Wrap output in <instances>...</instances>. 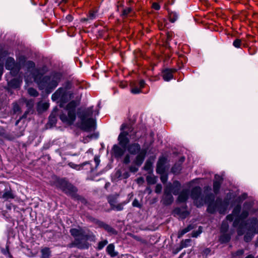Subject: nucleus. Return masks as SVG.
Returning <instances> with one entry per match:
<instances>
[{
    "mask_svg": "<svg viewBox=\"0 0 258 258\" xmlns=\"http://www.w3.org/2000/svg\"><path fill=\"white\" fill-rule=\"evenodd\" d=\"M79 102L73 100L69 102L63 109L59 110L55 107L49 117V121L52 125L55 124L57 121V116H59L60 119L67 124H72L76 120V108Z\"/></svg>",
    "mask_w": 258,
    "mask_h": 258,
    "instance_id": "1",
    "label": "nucleus"
},
{
    "mask_svg": "<svg viewBox=\"0 0 258 258\" xmlns=\"http://www.w3.org/2000/svg\"><path fill=\"white\" fill-rule=\"evenodd\" d=\"M61 77V75L57 73L52 74L50 76H45L41 79V77L39 75H36L35 72H33L32 77L30 79L28 77L26 78L25 81L28 84L29 82L31 81L32 78H33L40 90H44L47 93H50L56 87Z\"/></svg>",
    "mask_w": 258,
    "mask_h": 258,
    "instance_id": "2",
    "label": "nucleus"
},
{
    "mask_svg": "<svg viewBox=\"0 0 258 258\" xmlns=\"http://www.w3.org/2000/svg\"><path fill=\"white\" fill-rule=\"evenodd\" d=\"M93 114V107H90L84 110L79 115L81 120V128L86 132L95 129V120L92 117Z\"/></svg>",
    "mask_w": 258,
    "mask_h": 258,
    "instance_id": "3",
    "label": "nucleus"
},
{
    "mask_svg": "<svg viewBox=\"0 0 258 258\" xmlns=\"http://www.w3.org/2000/svg\"><path fill=\"white\" fill-rule=\"evenodd\" d=\"M128 152L132 155H137L133 163L138 166H140L143 163L146 156L147 150L141 149V146L137 143L128 145L127 147Z\"/></svg>",
    "mask_w": 258,
    "mask_h": 258,
    "instance_id": "4",
    "label": "nucleus"
},
{
    "mask_svg": "<svg viewBox=\"0 0 258 258\" xmlns=\"http://www.w3.org/2000/svg\"><path fill=\"white\" fill-rule=\"evenodd\" d=\"M201 188L200 187H194L191 192V197L194 200L195 204L198 207L203 206L206 203L213 201L214 196L211 194L205 197L201 195Z\"/></svg>",
    "mask_w": 258,
    "mask_h": 258,
    "instance_id": "5",
    "label": "nucleus"
},
{
    "mask_svg": "<svg viewBox=\"0 0 258 258\" xmlns=\"http://www.w3.org/2000/svg\"><path fill=\"white\" fill-rule=\"evenodd\" d=\"M73 97V94L65 88H59L51 96L53 101L59 102V106L63 107V104Z\"/></svg>",
    "mask_w": 258,
    "mask_h": 258,
    "instance_id": "6",
    "label": "nucleus"
},
{
    "mask_svg": "<svg viewBox=\"0 0 258 258\" xmlns=\"http://www.w3.org/2000/svg\"><path fill=\"white\" fill-rule=\"evenodd\" d=\"M70 233L74 237H76L74 244L79 248H87L89 247V243L87 242V237L83 234L81 230L73 228L70 230Z\"/></svg>",
    "mask_w": 258,
    "mask_h": 258,
    "instance_id": "7",
    "label": "nucleus"
},
{
    "mask_svg": "<svg viewBox=\"0 0 258 258\" xmlns=\"http://www.w3.org/2000/svg\"><path fill=\"white\" fill-rule=\"evenodd\" d=\"M57 186L67 195L74 198L77 197L76 194L77 189L67 181L64 179L59 180Z\"/></svg>",
    "mask_w": 258,
    "mask_h": 258,
    "instance_id": "8",
    "label": "nucleus"
},
{
    "mask_svg": "<svg viewBox=\"0 0 258 258\" xmlns=\"http://www.w3.org/2000/svg\"><path fill=\"white\" fill-rule=\"evenodd\" d=\"M127 128L125 124H122L121 127L122 131L118 137V141L119 145L123 148H125L128 144L130 140L127 136L129 135V132L124 131Z\"/></svg>",
    "mask_w": 258,
    "mask_h": 258,
    "instance_id": "9",
    "label": "nucleus"
},
{
    "mask_svg": "<svg viewBox=\"0 0 258 258\" xmlns=\"http://www.w3.org/2000/svg\"><path fill=\"white\" fill-rule=\"evenodd\" d=\"M6 68L11 71L10 73L13 76L16 75L20 69L19 65L15 63V60L12 57L8 58L6 63Z\"/></svg>",
    "mask_w": 258,
    "mask_h": 258,
    "instance_id": "10",
    "label": "nucleus"
},
{
    "mask_svg": "<svg viewBox=\"0 0 258 258\" xmlns=\"http://www.w3.org/2000/svg\"><path fill=\"white\" fill-rule=\"evenodd\" d=\"M108 203H109L111 210L117 211H121L123 209L124 206L126 204L124 202L120 203H117L116 200L113 198L108 199Z\"/></svg>",
    "mask_w": 258,
    "mask_h": 258,
    "instance_id": "11",
    "label": "nucleus"
},
{
    "mask_svg": "<svg viewBox=\"0 0 258 258\" xmlns=\"http://www.w3.org/2000/svg\"><path fill=\"white\" fill-rule=\"evenodd\" d=\"M163 201V204L166 205L171 204L173 201V198L171 194L170 190L168 187H166L164 190Z\"/></svg>",
    "mask_w": 258,
    "mask_h": 258,
    "instance_id": "12",
    "label": "nucleus"
},
{
    "mask_svg": "<svg viewBox=\"0 0 258 258\" xmlns=\"http://www.w3.org/2000/svg\"><path fill=\"white\" fill-rule=\"evenodd\" d=\"M125 148H122L117 145H114L112 147V152L116 158H121L125 152Z\"/></svg>",
    "mask_w": 258,
    "mask_h": 258,
    "instance_id": "13",
    "label": "nucleus"
},
{
    "mask_svg": "<svg viewBox=\"0 0 258 258\" xmlns=\"http://www.w3.org/2000/svg\"><path fill=\"white\" fill-rule=\"evenodd\" d=\"M97 224H98L99 227L103 228L104 230H105L106 231H107V232L109 233L110 234L115 235L117 234L116 231L115 229H114L112 227H111L110 226H109V225L106 224L101 221H98Z\"/></svg>",
    "mask_w": 258,
    "mask_h": 258,
    "instance_id": "14",
    "label": "nucleus"
},
{
    "mask_svg": "<svg viewBox=\"0 0 258 258\" xmlns=\"http://www.w3.org/2000/svg\"><path fill=\"white\" fill-rule=\"evenodd\" d=\"M222 178L218 175L215 176V180L213 183V189L214 192L216 194L218 192L221 184Z\"/></svg>",
    "mask_w": 258,
    "mask_h": 258,
    "instance_id": "15",
    "label": "nucleus"
},
{
    "mask_svg": "<svg viewBox=\"0 0 258 258\" xmlns=\"http://www.w3.org/2000/svg\"><path fill=\"white\" fill-rule=\"evenodd\" d=\"M106 251L111 257H115L118 254V252L115 251L114 244L112 243L107 246Z\"/></svg>",
    "mask_w": 258,
    "mask_h": 258,
    "instance_id": "16",
    "label": "nucleus"
},
{
    "mask_svg": "<svg viewBox=\"0 0 258 258\" xmlns=\"http://www.w3.org/2000/svg\"><path fill=\"white\" fill-rule=\"evenodd\" d=\"M22 83V80L18 79H14L10 81L9 83V86L10 87L13 88H18L20 87Z\"/></svg>",
    "mask_w": 258,
    "mask_h": 258,
    "instance_id": "17",
    "label": "nucleus"
},
{
    "mask_svg": "<svg viewBox=\"0 0 258 258\" xmlns=\"http://www.w3.org/2000/svg\"><path fill=\"white\" fill-rule=\"evenodd\" d=\"M188 197V191L187 190H183L179 194L178 197V201L179 202L183 203L186 201Z\"/></svg>",
    "mask_w": 258,
    "mask_h": 258,
    "instance_id": "18",
    "label": "nucleus"
},
{
    "mask_svg": "<svg viewBox=\"0 0 258 258\" xmlns=\"http://www.w3.org/2000/svg\"><path fill=\"white\" fill-rule=\"evenodd\" d=\"M40 258H50L51 255V251L48 247H44L41 249Z\"/></svg>",
    "mask_w": 258,
    "mask_h": 258,
    "instance_id": "19",
    "label": "nucleus"
},
{
    "mask_svg": "<svg viewBox=\"0 0 258 258\" xmlns=\"http://www.w3.org/2000/svg\"><path fill=\"white\" fill-rule=\"evenodd\" d=\"M2 198L5 200L7 201L10 199H14L15 196L11 190H5Z\"/></svg>",
    "mask_w": 258,
    "mask_h": 258,
    "instance_id": "20",
    "label": "nucleus"
},
{
    "mask_svg": "<svg viewBox=\"0 0 258 258\" xmlns=\"http://www.w3.org/2000/svg\"><path fill=\"white\" fill-rule=\"evenodd\" d=\"M195 228V226L192 225H189L187 227L179 231L178 233V237L181 238L184 234L187 232L190 231Z\"/></svg>",
    "mask_w": 258,
    "mask_h": 258,
    "instance_id": "21",
    "label": "nucleus"
},
{
    "mask_svg": "<svg viewBox=\"0 0 258 258\" xmlns=\"http://www.w3.org/2000/svg\"><path fill=\"white\" fill-rule=\"evenodd\" d=\"M163 78L165 81L170 80L173 78L172 71L169 70H165L163 73Z\"/></svg>",
    "mask_w": 258,
    "mask_h": 258,
    "instance_id": "22",
    "label": "nucleus"
},
{
    "mask_svg": "<svg viewBox=\"0 0 258 258\" xmlns=\"http://www.w3.org/2000/svg\"><path fill=\"white\" fill-rule=\"evenodd\" d=\"M219 204H221V201L220 200H217L216 201V202L215 203V205H213L212 204L210 203L208 205V207L207 209L209 213H213L216 211L217 208V205H219Z\"/></svg>",
    "mask_w": 258,
    "mask_h": 258,
    "instance_id": "23",
    "label": "nucleus"
},
{
    "mask_svg": "<svg viewBox=\"0 0 258 258\" xmlns=\"http://www.w3.org/2000/svg\"><path fill=\"white\" fill-rule=\"evenodd\" d=\"M49 107V104L47 102H40L37 104V110L39 111L46 110Z\"/></svg>",
    "mask_w": 258,
    "mask_h": 258,
    "instance_id": "24",
    "label": "nucleus"
},
{
    "mask_svg": "<svg viewBox=\"0 0 258 258\" xmlns=\"http://www.w3.org/2000/svg\"><path fill=\"white\" fill-rule=\"evenodd\" d=\"M179 15L175 12H171L169 14V20L171 22H175L178 18Z\"/></svg>",
    "mask_w": 258,
    "mask_h": 258,
    "instance_id": "25",
    "label": "nucleus"
},
{
    "mask_svg": "<svg viewBox=\"0 0 258 258\" xmlns=\"http://www.w3.org/2000/svg\"><path fill=\"white\" fill-rule=\"evenodd\" d=\"M230 239V236L228 234L224 233L220 237L219 240L221 243H226Z\"/></svg>",
    "mask_w": 258,
    "mask_h": 258,
    "instance_id": "26",
    "label": "nucleus"
},
{
    "mask_svg": "<svg viewBox=\"0 0 258 258\" xmlns=\"http://www.w3.org/2000/svg\"><path fill=\"white\" fill-rule=\"evenodd\" d=\"M175 212L178 214L181 218H186L189 214V213L187 211H181L179 208L175 209Z\"/></svg>",
    "mask_w": 258,
    "mask_h": 258,
    "instance_id": "27",
    "label": "nucleus"
},
{
    "mask_svg": "<svg viewBox=\"0 0 258 258\" xmlns=\"http://www.w3.org/2000/svg\"><path fill=\"white\" fill-rule=\"evenodd\" d=\"M191 242L190 239H186L184 240H182L180 243L179 250L181 249L187 247L190 245V243Z\"/></svg>",
    "mask_w": 258,
    "mask_h": 258,
    "instance_id": "28",
    "label": "nucleus"
},
{
    "mask_svg": "<svg viewBox=\"0 0 258 258\" xmlns=\"http://www.w3.org/2000/svg\"><path fill=\"white\" fill-rule=\"evenodd\" d=\"M25 66L27 68L29 72L32 73L35 67V63L32 61H28L25 63Z\"/></svg>",
    "mask_w": 258,
    "mask_h": 258,
    "instance_id": "29",
    "label": "nucleus"
},
{
    "mask_svg": "<svg viewBox=\"0 0 258 258\" xmlns=\"http://www.w3.org/2000/svg\"><path fill=\"white\" fill-rule=\"evenodd\" d=\"M146 179L148 183L149 184H154L156 182V178L154 175H148Z\"/></svg>",
    "mask_w": 258,
    "mask_h": 258,
    "instance_id": "30",
    "label": "nucleus"
},
{
    "mask_svg": "<svg viewBox=\"0 0 258 258\" xmlns=\"http://www.w3.org/2000/svg\"><path fill=\"white\" fill-rule=\"evenodd\" d=\"M132 10V9L130 7H127V8L124 9L122 11L121 16L122 17H127L128 14L131 12Z\"/></svg>",
    "mask_w": 258,
    "mask_h": 258,
    "instance_id": "31",
    "label": "nucleus"
},
{
    "mask_svg": "<svg viewBox=\"0 0 258 258\" xmlns=\"http://www.w3.org/2000/svg\"><path fill=\"white\" fill-rule=\"evenodd\" d=\"M28 92L29 95L32 96L36 97L38 95V92L34 88H30L28 89Z\"/></svg>",
    "mask_w": 258,
    "mask_h": 258,
    "instance_id": "32",
    "label": "nucleus"
},
{
    "mask_svg": "<svg viewBox=\"0 0 258 258\" xmlns=\"http://www.w3.org/2000/svg\"><path fill=\"white\" fill-rule=\"evenodd\" d=\"M107 243H108V241L107 240H104L100 241L98 244L97 249L98 250L102 249Z\"/></svg>",
    "mask_w": 258,
    "mask_h": 258,
    "instance_id": "33",
    "label": "nucleus"
},
{
    "mask_svg": "<svg viewBox=\"0 0 258 258\" xmlns=\"http://www.w3.org/2000/svg\"><path fill=\"white\" fill-rule=\"evenodd\" d=\"M241 209L240 206H237L233 210L232 212V214L234 216V217H238Z\"/></svg>",
    "mask_w": 258,
    "mask_h": 258,
    "instance_id": "34",
    "label": "nucleus"
},
{
    "mask_svg": "<svg viewBox=\"0 0 258 258\" xmlns=\"http://www.w3.org/2000/svg\"><path fill=\"white\" fill-rule=\"evenodd\" d=\"M152 168V163L150 161H147L144 166V169L148 171H150Z\"/></svg>",
    "mask_w": 258,
    "mask_h": 258,
    "instance_id": "35",
    "label": "nucleus"
},
{
    "mask_svg": "<svg viewBox=\"0 0 258 258\" xmlns=\"http://www.w3.org/2000/svg\"><path fill=\"white\" fill-rule=\"evenodd\" d=\"M228 229V225L226 221H224L221 225V231L225 232Z\"/></svg>",
    "mask_w": 258,
    "mask_h": 258,
    "instance_id": "36",
    "label": "nucleus"
},
{
    "mask_svg": "<svg viewBox=\"0 0 258 258\" xmlns=\"http://www.w3.org/2000/svg\"><path fill=\"white\" fill-rule=\"evenodd\" d=\"M241 45V40L239 39H235L233 42V45L236 48H240Z\"/></svg>",
    "mask_w": 258,
    "mask_h": 258,
    "instance_id": "37",
    "label": "nucleus"
},
{
    "mask_svg": "<svg viewBox=\"0 0 258 258\" xmlns=\"http://www.w3.org/2000/svg\"><path fill=\"white\" fill-rule=\"evenodd\" d=\"M202 231L201 229V227H199V230L197 231H193L191 233V236L193 237H198L201 233Z\"/></svg>",
    "mask_w": 258,
    "mask_h": 258,
    "instance_id": "38",
    "label": "nucleus"
},
{
    "mask_svg": "<svg viewBox=\"0 0 258 258\" xmlns=\"http://www.w3.org/2000/svg\"><path fill=\"white\" fill-rule=\"evenodd\" d=\"M156 171L157 172L159 173H162L164 171V167L160 165H157Z\"/></svg>",
    "mask_w": 258,
    "mask_h": 258,
    "instance_id": "39",
    "label": "nucleus"
},
{
    "mask_svg": "<svg viewBox=\"0 0 258 258\" xmlns=\"http://www.w3.org/2000/svg\"><path fill=\"white\" fill-rule=\"evenodd\" d=\"M248 216V212L247 211H243L239 216V218L243 219Z\"/></svg>",
    "mask_w": 258,
    "mask_h": 258,
    "instance_id": "40",
    "label": "nucleus"
},
{
    "mask_svg": "<svg viewBox=\"0 0 258 258\" xmlns=\"http://www.w3.org/2000/svg\"><path fill=\"white\" fill-rule=\"evenodd\" d=\"M131 92L133 94H138L141 92V89L137 87H134L132 89Z\"/></svg>",
    "mask_w": 258,
    "mask_h": 258,
    "instance_id": "41",
    "label": "nucleus"
},
{
    "mask_svg": "<svg viewBox=\"0 0 258 258\" xmlns=\"http://www.w3.org/2000/svg\"><path fill=\"white\" fill-rule=\"evenodd\" d=\"M130 155L127 154L125 156L123 160V163L125 164H127L130 162Z\"/></svg>",
    "mask_w": 258,
    "mask_h": 258,
    "instance_id": "42",
    "label": "nucleus"
},
{
    "mask_svg": "<svg viewBox=\"0 0 258 258\" xmlns=\"http://www.w3.org/2000/svg\"><path fill=\"white\" fill-rule=\"evenodd\" d=\"M210 252H211V250L209 248H207L204 249L203 250L202 254L203 256H207L210 253Z\"/></svg>",
    "mask_w": 258,
    "mask_h": 258,
    "instance_id": "43",
    "label": "nucleus"
},
{
    "mask_svg": "<svg viewBox=\"0 0 258 258\" xmlns=\"http://www.w3.org/2000/svg\"><path fill=\"white\" fill-rule=\"evenodd\" d=\"M166 162V159L164 157L160 158L159 159L157 165H160L161 166H164Z\"/></svg>",
    "mask_w": 258,
    "mask_h": 258,
    "instance_id": "44",
    "label": "nucleus"
},
{
    "mask_svg": "<svg viewBox=\"0 0 258 258\" xmlns=\"http://www.w3.org/2000/svg\"><path fill=\"white\" fill-rule=\"evenodd\" d=\"M132 165L130 167V170L133 172H136L138 170V167L137 165Z\"/></svg>",
    "mask_w": 258,
    "mask_h": 258,
    "instance_id": "45",
    "label": "nucleus"
},
{
    "mask_svg": "<svg viewBox=\"0 0 258 258\" xmlns=\"http://www.w3.org/2000/svg\"><path fill=\"white\" fill-rule=\"evenodd\" d=\"M20 110V108L19 105L17 103L13 104V111L15 113H16Z\"/></svg>",
    "mask_w": 258,
    "mask_h": 258,
    "instance_id": "46",
    "label": "nucleus"
},
{
    "mask_svg": "<svg viewBox=\"0 0 258 258\" xmlns=\"http://www.w3.org/2000/svg\"><path fill=\"white\" fill-rule=\"evenodd\" d=\"M96 13L95 12H90L88 16L89 19L93 20L96 18Z\"/></svg>",
    "mask_w": 258,
    "mask_h": 258,
    "instance_id": "47",
    "label": "nucleus"
},
{
    "mask_svg": "<svg viewBox=\"0 0 258 258\" xmlns=\"http://www.w3.org/2000/svg\"><path fill=\"white\" fill-rule=\"evenodd\" d=\"M132 205L133 207L140 208L141 207V204L139 203L137 199H135L133 202Z\"/></svg>",
    "mask_w": 258,
    "mask_h": 258,
    "instance_id": "48",
    "label": "nucleus"
},
{
    "mask_svg": "<svg viewBox=\"0 0 258 258\" xmlns=\"http://www.w3.org/2000/svg\"><path fill=\"white\" fill-rule=\"evenodd\" d=\"M93 136V135H88V136H86V137H84L83 138V142L84 143H86L88 142L89 140L91 139L92 138Z\"/></svg>",
    "mask_w": 258,
    "mask_h": 258,
    "instance_id": "49",
    "label": "nucleus"
},
{
    "mask_svg": "<svg viewBox=\"0 0 258 258\" xmlns=\"http://www.w3.org/2000/svg\"><path fill=\"white\" fill-rule=\"evenodd\" d=\"M162 190V186L161 184H157L155 188V192L156 193H160Z\"/></svg>",
    "mask_w": 258,
    "mask_h": 258,
    "instance_id": "50",
    "label": "nucleus"
},
{
    "mask_svg": "<svg viewBox=\"0 0 258 258\" xmlns=\"http://www.w3.org/2000/svg\"><path fill=\"white\" fill-rule=\"evenodd\" d=\"M152 8L156 10H159L160 9V6L158 3H154L152 4Z\"/></svg>",
    "mask_w": 258,
    "mask_h": 258,
    "instance_id": "51",
    "label": "nucleus"
},
{
    "mask_svg": "<svg viewBox=\"0 0 258 258\" xmlns=\"http://www.w3.org/2000/svg\"><path fill=\"white\" fill-rule=\"evenodd\" d=\"M161 180L163 183H165L167 180V176L166 175H162L161 176Z\"/></svg>",
    "mask_w": 258,
    "mask_h": 258,
    "instance_id": "52",
    "label": "nucleus"
},
{
    "mask_svg": "<svg viewBox=\"0 0 258 258\" xmlns=\"http://www.w3.org/2000/svg\"><path fill=\"white\" fill-rule=\"evenodd\" d=\"M234 216L232 214H230L227 216L226 219L227 220H229L230 221H232L234 219Z\"/></svg>",
    "mask_w": 258,
    "mask_h": 258,
    "instance_id": "53",
    "label": "nucleus"
},
{
    "mask_svg": "<svg viewBox=\"0 0 258 258\" xmlns=\"http://www.w3.org/2000/svg\"><path fill=\"white\" fill-rule=\"evenodd\" d=\"M3 253L5 254V255H7L8 254V256L10 257H12V255L11 254V253H10L9 252V249L8 247H7V249L6 250H4L3 251Z\"/></svg>",
    "mask_w": 258,
    "mask_h": 258,
    "instance_id": "54",
    "label": "nucleus"
},
{
    "mask_svg": "<svg viewBox=\"0 0 258 258\" xmlns=\"http://www.w3.org/2000/svg\"><path fill=\"white\" fill-rule=\"evenodd\" d=\"M27 114V112H25V114L22 117H21L18 120H17L15 123L16 125H17L18 124L21 119H22L23 118L26 117Z\"/></svg>",
    "mask_w": 258,
    "mask_h": 258,
    "instance_id": "55",
    "label": "nucleus"
},
{
    "mask_svg": "<svg viewBox=\"0 0 258 258\" xmlns=\"http://www.w3.org/2000/svg\"><path fill=\"white\" fill-rule=\"evenodd\" d=\"M243 253H244V250L243 249H240L236 251V256L241 255L243 254Z\"/></svg>",
    "mask_w": 258,
    "mask_h": 258,
    "instance_id": "56",
    "label": "nucleus"
},
{
    "mask_svg": "<svg viewBox=\"0 0 258 258\" xmlns=\"http://www.w3.org/2000/svg\"><path fill=\"white\" fill-rule=\"evenodd\" d=\"M145 81L143 80H141L139 83L140 88H143L145 86Z\"/></svg>",
    "mask_w": 258,
    "mask_h": 258,
    "instance_id": "57",
    "label": "nucleus"
},
{
    "mask_svg": "<svg viewBox=\"0 0 258 258\" xmlns=\"http://www.w3.org/2000/svg\"><path fill=\"white\" fill-rule=\"evenodd\" d=\"M137 181L139 184L143 183L144 181V178L143 177H140L137 179Z\"/></svg>",
    "mask_w": 258,
    "mask_h": 258,
    "instance_id": "58",
    "label": "nucleus"
},
{
    "mask_svg": "<svg viewBox=\"0 0 258 258\" xmlns=\"http://www.w3.org/2000/svg\"><path fill=\"white\" fill-rule=\"evenodd\" d=\"M239 220L238 219H236L233 222V226L236 227L237 226Z\"/></svg>",
    "mask_w": 258,
    "mask_h": 258,
    "instance_id": "59",
    "label": "nucleus"
},
{
    "mask_svg": "<svg viewBox=\"0 0 258 258\" xmlns=\"http://www.w3.org/2000/svg\"><path fill=\"white\" fill-rule=\"evenodd\" d=\"M94 161H95V163H96V166H98L99 163V162H100L99 159L97 157H95Z\"/></svg>",
    "mask_w": 258,
    "mask_h": 258,
    "instance_id": "60",
    "label": "nucleus"
},
{
    "mask_svg": "<svg viewBox=\"0 0 258 258\" xmlns=\"http://www.w3.org/2000/svg\"><path fill=\"white\" fill-rule=\"evenodd\" d=\"M5 134V130L3 128H0V136H3Z\"/></svg>",
    "mask_w": 258,
    "mask_h": 258,
    "instance_id": "61",
    "label": "nucleus"
},
{
    "mask_svg": "<svg viewBox=\"0 0 258 258\" xmlns=\"http://www.w3.org/2000/svg\"><path fill=\"white\" fill-rule=\"evenodd\" d=\"M66 18L69 21H72L73 20L72 17L71 15L67 16Z\"/></svg>",
    "mask_w": 258,
    "mask_h": 258,
    "instance_id": "62",
    "label": "nucleus"
},
{
    "mask_svg": "<svg viewBox=\"0 0 258 258\" xmlns=\"http://www.w3.org/2000/svg\"><path fill=\"white\" fill-rule=\"evenodd\" d=\"M238 234L239 235H241L243 234V232L241 231V230L240 229H238Z\"/></svg>",
    "mask_w": 258,
    "mask_h": 258,
    "instance_id": "63",
    "label": "nucleus"
},
{
    "mask_svg": "<svg viewBox=\"0 0 258 258\" xmlns=\"http://www.w3.org/2000/svg\"><path fill=\"white\" fill-rule=\"evenodd\" d=\"M246 258H254V257L252 255H248L246 257Z\"/></svg>",
    "mask_w": 258,
    "mask_h": 258,
    "instance_id": "64",
    "label": "nucleus"
}]
</instances>
